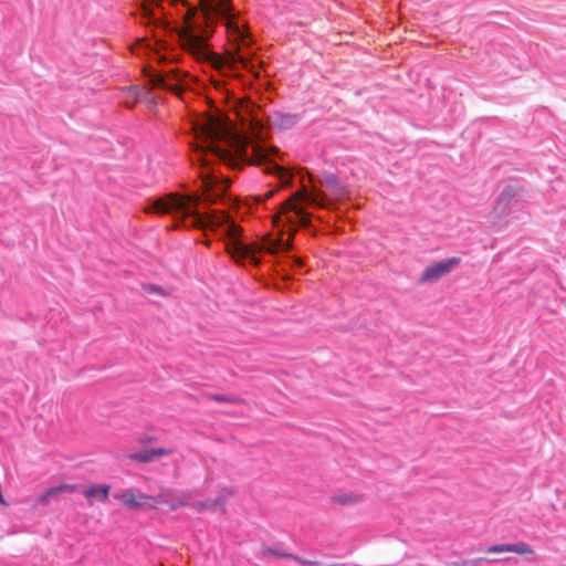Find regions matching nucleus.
Listing matches in <instances>:
<instances>
[{
	"instance_id": "1",
	"label": "nucleus",
	"mask_w": 566,
	"mask_h": 566,
	"mask_svg": "<svg viewBox=\"0 0 566 566\" xmlns=\"http://www.w3.org/2000/svg\"><path fill=\"white\" fill-rule=\"evenodd\" d=\"M200 197L198 195L168 193L150 206L146 207V213L171 214L178 222L176 227L199 230L223 229L228 238L227 251L237 262L249 260L253 264H259L256 256L259 252L276 254L292 249V242L297 231V226L307 227L311 222L310 214L304 211L302 202L312 206L324 207V196L314 190L308 192L305 188L291 196L281 205L280 212L273 217V226L279 229L274 235L268 233L260 241L245 244L240 240L242 228L231 221L223 212L212 211L211 213H200L198 206Z\"/></svg>"
},
{
	"instance_id": "2",
	"label": "nucleus",
	"mask_w": 566,
	"mask_h": 566,
	"mask_svg": "<svg viewBox=\"0 0 566 566\" xmlns=\"http://www.w3.org/2000/svg\"><path fill=\"white\" fill-rule=\"evenodd\" d=\"M193 132L196 136V145L193 146L196 157L192 158V161H197L200 166H208V155H212L232 166L239 160L264 165V172L276 175L282 187L290 185L291 174L272 161V157L277 154V149L259 143L247 142L233 130L229 122L222 116L203 115L199 117L193 124Z\"/></svg>"
},
{
	"instance_id": "3",
	"label": "nucleus",
	"mask_w": 566,
	"mask_h": 566,
	"mask_svg": "<svg viewBox=\"0 0 566 566\" xmlns=\"http://www.w3.org/2000/svg\"><path fill=\"white\" fill-rule=\"evenodd\" d=\"M200 7L207 21H210L213 15L226 20L224 25L230 48L226 50L224 54L213 53L209 50L208 40L211 36V31L205 29L197 32L190 23L196 12L195 9H189L185 15L187 27L180 32L182 48L196 59L209 61L218 69L228 66L234 70L238 64H241L244 69L251 70L253 67L250 62L252 54L245 53V50L251 46L252 40L245 25L240 24L232 13L230 0H200Z\"/></svg>"
},
{
	"instance_id": "4",
	"label": "nucleus",
	"mask_w": 566,
	"mask_h": 566,
	"mask_svg": "<svg viewBox=\"0 0 566 566\" xmlns=\"http://www.w3.org/2000/svg\"><path fill=\"white\" fill-rule=\"evenodd\" d=\"M165 495L151 496L136 488H129L114 494V497L127 510L157 509V502H166Z\"/></svg>"
},
{
	"instance_id": "5",
	"label": "nucleus",
	"mask_w": 566,
	"mask_h": 566,
	"mask_svg": "<svg viewBox=\"0 0 566 566\" xmlns=\"http://www.w3.org/2000/svg\"><path fill=\"white\" fill-rule=\"evenodd\" d=\"M523 189L518 186L505 187L495 200L490 212V221L497 224L507 217L518 203Z\"/></svg>"
},
{
	"instance_id": "6",
	"label": "nucleus",
	"mask_w": 566,
	"mask_h": 566,
	"mask_svg": "<svg viewBox=\"0 0 566 566\" xmlns=\"http://www.w3.org/2000/svg\"><path fill=\"white\" fill-rule=\"evenodd\" d=\"M461 259L452 256L449 259L441 260L429 266H427L419 275V283H433L439 281L441 277L451 273L459 264Z\"/></svg>"
},
{
	"instance_id": "7",
	"label": "nucleus",
	"mask_w": 566,
	"mask_h": 566,
	"mask_svg": "<svg viewBox=\"0 0 566 566\" xmlns=\"http://www.w3.org/2000/svg\"><path fill=\"white\" fill-rule=\"evenodd\" d=\"M202 181V189L205 192L203 200L211 205L213 203L218 197H220L228 188L229 181L219 180L216 176L210 172H201L200 174Z\"/></svg>"
},
{
	"instance_id": "8",
	"label": "nucleus",
	"mask_w": 566,
	"mask_h": 566,
	"mask_svg": "<svg viewBox=\"0 0 566 566\" xmlns=\"http://www.w3.org/2000/svg\"><path fill=\"white\" fill-rule=\"evenodd\" d=\"M149 84L153 88H165L177 95H180L184 90L180 73L177 70H171L166 74L151 75L149 78Z\"/></svg>"
},
{
	"instance_id": "9",
	"label": "nucleus",
	"mask_w": 566,
	"mask_h": 566,
	"mask_svg": "<svg viewBox=\"0 0 566 566\" xmlns=\"http://www.w3.org/2000/svg\"><path fill=\"white\" fill-rule=\"evenodd\" d=\"M364 500L365 495L357 492H337L329 497L331 503L338 507L355 506Z\"/></svg>"
},
{
	"instance_id": "10",
	"label": "nucleus",
	"mask_w": 566,
	"mask_h": 566,
	"mask_svg": "<svg viewBox=\"0 0 566 566\" xmlns=\"http://www.w3.org/2000/svg\"><path fill=\"white\" fill-rule=\"evenodd\" d=\"M488 553H514L517 555H532L534 549L526 543L520 542L515 544H499L488 547Z\"/></svg>"
},
{
	"instance_id": "11",
	"label": "nucleus",
	"mask_w": 566,
	"mask_h": 566,
	"mask_svg": "<svg viewBox=\"0 0 566 566\" xmlns=\"http://www.w3.org/2000/svg\"><path fill=\"white\" fill-rule=\"evenodd\" d=\"M171 454V450L166 448H151L149 450H145L143 452H136L128 454V459L138 462V463H148L153 462L158 458L166 457Z\"/></svg>"
},
{
	"instance_id": "12",
	"label": "nucleus",
	"mask_w": 566,
	"mask_h": 566,
	"mask_svg": "<svg viewBox=\"0 0 566 566\" xmlns=\"http://www.w3.org/2000/svg\"><path fill=\"white\" fill-rule=\"evenodd\" d=\"M78 486L75 484H60L46 489L38 499L40 504H49L51 500H55L64 493H72L77 491Z\"/></svg>"
},
{
	"instance_id": "13",
	"label": "nucleus",
	"mask_w": 566,
	"mask_h": 566,
	"mask_svg": "<svg viewBox=\"0 0 566 566\" xmlns=\"http://www.w3.org/2000/svg\"><path fill=\"white\" fill-rule=\"evenodd\" d=\"M111 486L108 484H92L82 491V494L90 501L97 500L106 502L109 495Z\"/></svg>"
},
{
	"instance_id": "14",
	"label": "nucleus",
	"mask_w": 566,
	"mask_h": 566,
	"mask_svg": "<svg viewBox=\"0 0 566 566\" xmlns=\"http://www.w3.org/2000/svg\"><path fill=\"white\" fill-rule=\"evenodd\" d=\"M165 495L166 502H157V507L159 505H167L171 511H175L179 507L186 506L188 504V496H176L172 490L166 489L161 490L158 495Z\"/></svg>"
},
{
	"instance_id": "15",
	"label": "nucleus",
	"mask_w": 566,
	"mask_h": 566,
	"mask_svg": "<svg viewBox=\"0 0 566 566\" xmlns=\"http://www.w3.org/2000/svg\"><path fill=\"white\" fill-rule=\"evenodd\" d=\"M322 182L331 190L332 195L336 198H339L345 193L343 186L338 181L337 177L333 174L324 175Z\"/></svg>"
},
{
	"instance_id": "16",
	"label": "nucleus",
	"mask_w": 566,
	"mask_h": 566,
	"mask_svg": "<svg viewBox=\"0 0 566 566\" xmlns=\"http://www.w3.org/2000/svg\"><path fill=\"white\" fill-rule=\"evenodd\" d=\"M247 114L250 116V123L252 126H259L261 125V120L258 118L256 114H255V111L258 109V107L253 104H247L245 106L242 107Z\"/></svg>"
},
{
	"instance_id": "17",
	"label": "nucleus",
	"mask_w": 566,
	"mask_h": 566,
	"mask_svg": "<svg viewBox=\"0 0 566 566\" xmlns=\"http://www.w3.org/2000/svg\"><path fill=\"white\" fill-rule=\"evenodd\" d=\"M125 93L127 94V101L125 102V105L127 108H133L138 99V92L135 87H128L125 90Z\"/></svg>"
},
{
	"instance_id": "18",
	"label": "nucleus",
	"mask_w": 566,
	"mask_h": 566,
	"mask_svg": "<svg viewBox=\"0 0 566 566\" xmlns=\"http://www.w3.org/2000/svg\"><path fill=\"white\" fill-rule=\"evenodd\" d=\"M277 556H279V558L294 559L295 562H297L301 565H318L319 564V562H317V560L305 559V558H302V557L293 555V554H277Z\"/></svg>"
},
{
	"instance_id": "19",
	"label": "nucleus",
	"mask_w": 566,
	"mask_h": 566,
	"mask_svg": "<svg viewBox=\"0 0 566 566\" xmlns=\"http://www.w3.org/2000/svg\"><path fill=\"white\" fill-rule=\"evenodd\" d=\"M230 495H233V490L232 489L223 490V494L222 495H220L216 500L211 501V503L213 504V509L216 506L223 505L224 502H226L227 496H230Z\"/></svg>"
},
{
	"instance_id": "20",
	"label": "nucleus",
	"mask_w": 566,
	"mask_h": 566,
	"mask_svg": "<svg viewBox=\"0 0 566 566\" xmlns=\"http://www.w3.org/2000/svg\"><path fill=\"white\" fill-rule=\"evenodd\" d=\"M296 122V117L293 116V115H282L281 116V122L279 123V125L281 127H284V128H287V127H291L295 124Z\"/></svg>"
},
{
	"instance_id": "21",
	"label": "nucleus",
	"mask_w": 566,
	"mask_h": 566,
	"mask_svg": "<svg viewBox=\"0 0 566 566\" xmlns=\"http://www.w3.org/2000/svg\"><path fill=\"white\" fill-rule=\"evenodd\" d=\"M192 507L197 512H201V511H205V510H213V504L211 503V501H209V502H196V503L192 504Z\"/></svg>"
},
{
	"instance_id": "22",
	"label": "nucleus",
	"mask_w": 566,
	"mask_h": 566,
	"mask_svg": "<svg viewBox=\"0 0 566 566\" xmlns=\"http://www.w3.org/2000/svg\"><path fill=\"white\" fill-rule=\"evenodd\" d=\"M261 554L263 556H275L279 557L277 554H289L287 552H280L271 547H262Z\"/></svg>"
},
{
	"instance_id": "23",
	"label": "nucleus",
	"mask_w": 566,
	"mask_h": 566,
	"mask_svg": "<svg viewBox=\"0 0 566 566\" xmlns=\"http://www.w3.org/2000/svg\"><path fill=\"white\" fill-rule=\"evenodd\" d=\"M213 399L217 401H220V402H230V403H238L241 401L238 398H233V397H229V396H224V395L214 396Z\"/></svg>"
},
{
	"instance_id": "24",
	"label": "nucleus",
	"mask_w": 566,
	"mask_h": 566,
	"mask_svg": "<svg viewBox=\"0 0 566 566\" xmlns=\"http://www.w3.org/2000/svg\"><path fill=\"white\" fill-rule=\"evenodd\" d=\"M273 193H274V191H273V190H271V191H268V192L265 193V197H264V198H262V197L258 196V197H256V201L262 202V201H264L265 199L271 198V197L273 196Z\"/></svg>"
},
{
	"instance_id": "25",
	"label": "nucleus",
	"mask_w": 566,
	"mask_h": 566,
	"mask_svg": "<svg viewBox=\"0 0 566 566\" xmlns=\"http://www.w3.org/2000/svg\"><path fill=\"white\" fill-rule=\"evenodd\" d=\"M292 261H293V264L296 265V266H302L303 265V261H302L301 258L293 256Z\"/></svg>"
},
{
	"instance_id": "26",
	"label": "nucleus",
	"mask_w": 566,
	"mask_h": 566,
	"mask_svg": "<svg viewBox=\"0 0 566 566\" xmlns=\"http://www.w3.org/2000/svg\"><path fill=\"white\" fill-rule=\"evenodd\" d=\"M329 566H334V565H329Z\"/></svg>"
}]
</instances>
